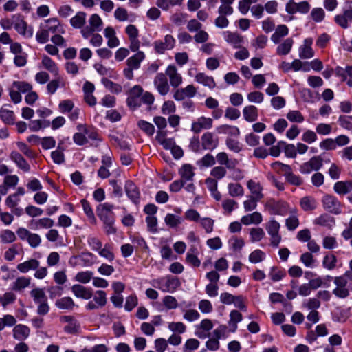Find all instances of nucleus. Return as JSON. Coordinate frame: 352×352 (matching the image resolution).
I'll list each match as a JSON object with an SVG mask.
<instances>
[{"label": "nucleus", "mask_w": 352, "mask_h": 352, "mask_svg": "<svg viewBox=\"0 0 352 352\" xmlns=\"http://www.w3.org/2000/svg\"><path fill=\"white\" fill-rule=\"evenodd\" d=\"M10 159L14 162L16 166L25 172H29L30 166L24 157L18 152L12 151L10 153Z\"/></svg>", "instance_id": "28"}, {"label": "nucleus", "mask_w": 352, "mask_h": 352, "mask_svg": "<svg viewBox=\"0 0 352 352\" xmlns=\"http://www.w3.org/2000/svg\"><path fill=\"white\" fill-rule=\"evenodd\" d=\"M179 174L184 182L191 181L195 176L194 168L190 164H184L179 170Z\"/></svg>", "instance_id": "36"}, {"label": "nucleus", "mask_w": 352, "mask_h": 352, "mask_svg": "<svg viewBox=\"0 0 352 352\" xmlns=\"http://www.w3.org/2000/svg\"><path fill=\"white\" fill-rule=\"evenodd\" d=\"M125 192L128 197L133 202L138 203L140 199V191L137 186L131 181H127L125 184Z\"/></svg>", "instance_id": "20"}, {"label": "nucleus", "mask_w": 352, "mask_h": 352, "mask_svg": "<svg viewBox=\"0 0 352 352\" xmlns=\"http://www.w3.org/2000/svg\"><path fill=\"white\" fill-rule=\"evenodd\" d=\"M7 105L0 109V118L7 124H13L14 122V113L12 111L6 108Z\"/></svg>", "instance_id": "40"}, {"label": "nucleus", "mask_w": 352, "mask_h": 352, "mask_svg": "<svg viewBox=\"0 0 352 352\" xmlns=\"http://www.w3.org/2000/svg\"><path fill=\"white\" fill-rule=\"evenodd\" d=\"M12 85L14 89H17L20 93H28L32 89V85L25 81H14Z\"/></svg>", "instance_id": "58"}, {"label": "nucleus", "mask_w": 352, "mask_h": 352, "mask_svg": "<svg viewBox=\"0 0 352 352\" xmlns=\"http://www.w3.org/2000/svg\"><path fill=\"white\" fill-rule=\"evenodd\" d=\"M217 131L220 133L228 134L231 136L237 137L240 134V130L237 126L223 124L217 128Z\"/></svg>", "instance_id": "49"}, {"label": "nucleus", "mask_w": 352, "mask_h": 352, "mask_svg": "<svg viewBox=\"0 0 352 352\" xmlns=\"http://www.w3.org/2000/svg\"><path fill=\"white\" fill-rule=\"evenodd\" d=\"M210 36L208 33L201 29L196 32V34L193 36V39L197 43H205L209 40Z\"/></svg>", "instance_id": "63"}, {"label": "nucleus", "mask_w": 352, "mask_h": 352, "mask_svg": "<svg viewBox=\"0 0 352 352\" xmlns=\"http://www.w3.org/2000/svg\"><path fill=\"white\" fill-rule=\"evenodd\" d=\"M40 265V262L36 258H30L23 263H19L16 269L23 274H26L30 270H35Z\"/></svg>", "instance_id": "24"}, {"label": "nucleus", "mask_w": 352, "mask_h": 352, "mask_svg": "<svg viewBox=\"0 0 352 352\" xmlns=\"http://www.w3.org/2000/svg\"><path fill=\"white\" fill-rule=\"evenodd\" d=\"M89 27L95 32H100L102 28L103 22L100 16L97 14H92L89 19Z\"/></svg>", "instance_id": "46"}, {"label": "nucleus", "mask_w": 352, "mask_h": 352, "mask_svg": "<svg viewBox=\"0 0 352 352\" xmlns=\"http://www.w3.org/2000/svg\"><path fill=\"white\" fill-rule=\"evenodd\" d=\"M54 221L50 218H42L36 221H32L31 226L34 230L41 228H50L54 226Z\"/></svg>", "instance_id": "41"}, {"label": "nucleus", "mask_w": 352, "mask_h": 352, "mask_svg": "<svg viewBox=\"0 0 352 352\" xmlns=\"http://www.w3.org/2000/svg\"><path fill=\"white\" fill-rule=\"evenodd\" d=\"M300 205L303 210L306 212H310L316 208L317 202L314 197L306 196L300 199Z\"/></svg>", "instance_id": "39"}, {"label": "nucleus", "mask_w": 352, "mask_h": 352, "mask_svg": "<svg viewBox=\"0 0 352 352\" xmlns=\"http://www.w3.org/2000/svg\"><path fill=\"white\" fill-rule=\"evenodd\" d=\"M197 94V89L193 85H188L184 88L177 89L174 94V98L180 101L186 98H192Z\"/></svg>", "instance_id": "17"}, {"label": "nucleus", "mask_w": 352, "mask_h": 352, "mask_svg": "<svg viewBox=\"0 0 352 352\" xmlns=\"http://www.w3.org/2000/svg\"><path fill=\"white\" fill-rule=\"evenodd\" d=\"M201 144L203 149L213 151L219 145V138L210 132H206L201 135Z\"/></svg>", "instance_id": "13"}, {"label": "nucleus", "mask_w": 352, "mask_h": 352, "mask_svg": "<svg viewBox=\"0 0 352 352\" xmlns=\"http://www.w3.org/2000/svg\"><path fill=\"white\" fill-rule=\"evenodd\" d=\"M200 342L195 338L188 339L183 346L184 352H190L199 348Z\"/></svg>", "instance_id": "62"}, {"label": "nucleus", "mask_w": 352, "mask_h": 352, "mask_svg": "<svg viewBox=\"0 0 352 352\" xmlns=\"http://www.w3.org/2000/svg\"><path fill=\"white\" fill-rule=\"evenodd\" d=\"M225 41L234 48H241L244 43V37L236 32L224 31L222 33Z\"/></svg>", "instance_id": "10"}, {"label": "nucleus", "mask_w": 352, "mask_h": 352, "mask_svg": "<svg viewBox=\"0 0 352 352\" xmlns=\"http://www.w3.org/2000/svg\"><path fill=\"white\" fill-rule=\"evenodd\" d=\"M164 74H166V77H168L170 83L173 87H178L182 83V76L178 72V70L175 65H168Z\"/></svg>", "instance_id": "14"}, {"label": "nucleus", "mask_w": 352, "mask_h": 352, "mask_svg": "<svg viewBox=\"0 0 352 352\" xmlns=\"http://www.w3.org/2000/svg\"><path fill=\"white\" fill-rule=\"evenodd\" d=\"M333 189L339 195H346L352 191V182L350 181L338 182L334 184Z\"/></svg>", "instance_id": "38"}, {"label": "nucleus", "mask_w": 352, "mask_h": 352, "mask_svg": "<svg viewBox=\"0 0 352 352\" xmlns=\"http://www.w3.org/2000/svg\"><path fill=\"white\" fill-rule=\"evenodd\" d=\"M228 191L230 197H241L244 195L243 187L239 183H229L228 184Z\"/></svg>", "instance_id": "43"}, {"label": "nucleus", "mask_w": 352, "mask_h": 352, "mask_svg": "<svg viewBox=\"0 0 352 352\" xmlns=\"http://www.w3.org/2000/svg\"><path fill=\"white\" fill-rule=\"evenodd\" d=\"M217 162L221 166H225L229 170L234 169L237 166L239 162L236 159H230L226 152L218 153L216 155Z\"/></svg>", "instance_id": "19"}, {"label": "nucleus", "mask_w": 352, "mask_h": 352, "mask_svg": "<svg viewBox=\"0 0 352 352\" xmlns=\"http://www.w3.org/2000/svg\"><path fill=\"white\" fill-rule=\"evenodd\" d=\"M337 258L332 253L326 254L322 260V266L329 270H332L336 267Z\"/></svg>", "instance_id": "50"}, {"label": "nucleus", "mask_w": 352, "mask_h": 352, "mask_svg": "<svg viewBox=\"0 0 352 352\" xmlns=\"http://www.w3.org/2000/svg\"><path fill=\"white\" fill-rule=\"evenodd\" d=\"M314 223L331 228L335 226V219L327 214H323L314 220Z\"/></svg>", "instance_id": "42"}, {"label": "nucleus", "mask_w": 352, "mask_h": 352, "mask_svg": "<svg viewBox=\"0 0 352 352\" xmlns=\"http://www.w3.org/2000/svg\"><path fill=\"white\" fill-rule=\"evenodd\" d=\"M334 283L336 287L333 290V294L338 298H346L349 296V292L346 287L347 280L343 277H336L334 279Z\"/></svg>", "instance_id": "15"}, {"label": "nucleus", "mask_w": 352, "mask_h": 352, "mask_svg": "<svg viewBox=\"0 0 352 352\" xmlns=\"http://www.w3.org/2000/svg\"><path fill=\"white\" fill-rule=\"evenodd\" d=\"M41 63L45 69L48 70L54 76H58L59 69L57 64L49 56L44 55L42 57Z\"/></svg>", "instance_id": "32"}, {"label": "nucleus", "mask_w": 352, "mask_h": 352, "mask_svg": "<svg viewBox=\"0 0 352 352\" xmlns=\"http://www.w3.org/2000/svg\"><path fill=\"white\" fill-rule=\"evenodd\" d=\"M294 40L292 38L285 39L280 43L276 48V53L279 56H285L288 54L293 46Z\"/></svg>", "instance_id": "35"}, {"label": "nucleus", "mask_w": 352, "mask_h": 352, "mask_svg": "<svg viewBox=\"0 0 352 352\" xmlns=\"http://www.w3.org/2000/svg\"><path fill=\"white\" fill-rule=\"evenodd\" d=\"M78 131H83L88 138L92 141L91 145L97 146L101 142V138L98 132L93 128L89 127L85 124H78L77 126Z\"/></svg>", "instance_id": "16"}, {"label": "nucleus", "mask_w": 352, "mask_h": 352, "mask_svg": "<svg viewBox=\"0 0 352 352\" xmlns=\"http://www.w3.org/2000/svg\"><path fill=\"white\" fill-rule=\"evenodd\" d=\"M285 276V272L278 267H272L269 277L274 282L280 280Z\"/></svg>", "instance_id": "56"}, {"label": "nucleus", "mask_w": 352, "mask_h": 352, "mask_svg": "<svg viewBox=\"0 0 352 352\" xmlns=\"http://www.w3.org/2000/svg\"><path fill=\"white\" fill-rule=\"evenodd\" d=\"M197 82L208 87L210 89L216 87V82L212 76H208L204 72H199L195 76Z\"/></svg>", "instance_id": "25"}, {"label": "nucleus", "mask_w": 352, "mask_h": 352, "mask_svg": "<svg viewBox=\"0 0 352 352\" xmlns=\"http://www.w3.org/2000/svg\"><path fill=\"white\" fill-rule=\"evenodd\" d=\"M16 323V319L10 314L4 315L0 318V331H2L6 327H12Z\"/></svg>", "instance_id": "55"}, {"label": "nucleus", "mask_w": 352, "mask_h": 352, "mask_svg": "<svg viewBox=\"0 0 352 352\" xmlns=\"http://www.w3.org/2000/svg\"><path fill=\"white\" fill-rule=\"evenodd\" d=\"M49 34H64L65 30L56 18H50L41 23Z\"/></svg>", "instance_id": "11"}, {"label": "nucleus", "mask_w": 352, "mask_h": 352, "mask_svg": "<svg viewBox=\"0 0 352 352\" xmlns=\"http://www.w3.org/2000/svg\"><path fill=\"white\" fill-rule=\"evenodd\" d=\"M166 131H157L156 135V140L160 144L163 146L165 149H171L175 145V142L173 138H166Z\"/></svg>", "instance_id": "33"}, {"label": "nucleus", "mask_w": 352, "mask_h": 352, "mask_svg": "<svg viewBox=\"0 0 352 352\" xmlns=\"http://www.w3.org/2000/svg\"><path fill=\"white\" fill-rule=\"evenodd\" d=\"M30 330L24 324H17L13 329V337L19 341L25 340L30 335Z\"/></svg>", "instance_id": "29"}, {"label": "nucleus", "mask_w": 352, "mask_h": 352, "mask_svg": "<svg viewBox=\"0 0 352 352\" xmlns=\"http://www.w3.org/2000/svg\"><path fill=\"white\" fill-rule=\"evenodd\" d=\"M313 39L307 38L304 40L303 44L299 47V56L301 58L309 59L314 56V51L311 47Z\"/></svg>", "instance_id": "18"}, {"label": "nucleus", "mask_w": 352, "mask_h": 352, "mask_svg": "<svg viewBox=\"0 0 352 352\" xmlns=\"http://www.w3.org/2000/svg\"><path fill=\"white\" fill-rule=\"evenodd\" d=\"M72 292L77 298L89 300L92 297V289L81 285H74L72 287Z\"/></svg>", "instance_id": "22"}, {"label": "nucleus", "mask_w": 352, "mask_h": 352, "mask_svg": "<svg viewBox=\"0 0 352 352\" xmlns=\"http://www.w3.org/2000/svg\"><path fill=\"white\" fill-rule=\"evenodd\" d=\"M165 223L170 228H176L182 222V218L173 214L168 213L164 218Z\"/></svg>", "instance_id": "52"}, {"label": "nucleus", "mask_w": 352, "mask_h": 352, "mask_svg": "<svg viewBox=\"0 0 352 352\" xmlns=\"http://www.w3.org/2000/svg\"><path fill=\"white\" fill-rule=\"evenodd\" d=\"M135 52L134 55L126 60V65L136 70L140 67L141 63L145 59L146 56L144 52L139 50Z\"/></svg>", "instance_id": "23"}, {"label": "nucleus", "mask_w": 352, "mask_h": 352, "mask_svg": "<svg viewBox=\"0 0 352 352\" xmlns=\"http://www.w3.org/2000/svg\"><path fill=\"white\" fill-rule=\"evenodd\" d=\"M322 201L323 207L327 211L335 214L341 213L342 205L336 197L329 195H324Z\"/></svg>", "instance_id": "7"}, {"label": "nucleus", "mask_w": 352, "mask_h": 352, "mask_svg": "<svg viewBox=\"0 0 352 352\" xmlns=\"http://www.w3.org/2000/svg\"><path fill=\"white\" fill-rule=\"evenodd\" d=\"M215 158L210 153L205 155L197 162V165L200 167H210L215 164Z\"/></svg>", "instance_id": "59"}, {"label": "nucleus", "mask_w": 352, "mask_h": 352, "mask_svg": "<svg viewBox=\"0 0 352 352\" xmlns=\"http://www.w3.org/2000/svg\"><path fill=\"white\" fill-rule=\"evenodd\" d=\"M55 305L58 309L69 310L72 309L75 306L74 300L70 297L61 298L56 301Z\"/></svg>", "instance_id": "47"}, {"label": "nucleus", "mask_w": 352, "mask_h": 352, "mask_svg": "<svg viewBox=\"0 0 352 352\" xmlns=\"http://www.w3.org/2000/svg\"><path fill=\"white\" fill-rule=\"evenodd\" d=\"M113 208V205L109 203H104L98 206L97 214L102 223L115 220Z\"/></svg>", "instance_id": "8"}, {"label": "nucleus", "mask_w": 352, "mask_h": 352, "mask_svg": "<svg viewBox=\"0 0 352 352\" xmlns=\"http://www.w3.org/2000/svg\"><path fill=\"white\" fill-rule=\"evenodd\" d=\"M154 87L162 96L166 95L170 91V86L167 77L164 73H158L153 80Z\"/></svg>", "instance_id": "9"}, {"label": "nucleus", "mask_w": 352, "mask_h": 352, "mask_svg": "<svg viewBox=\"0 0 352 352\" xmlns=\"http://www.w3.org/2000/svg\"><path fill=\"white\" fill-rule=\"evenodd\" d=\"M14 27L16 31L21 35L31 38L33 36V28L28 25L23 16L20 14H13Z\"/></svg>", "instance_id": "3"}, {"label": "nucleus", "mask_w": 352, "mask_h": 352, "mask_svg": "<svg viewBox=\"0 0 352 352\" xmlns=\"http://www.w3.org/2000/svg\"><path fill=\"white\" fill-rule=\"evenodd\" d=\"M205 184L207 188L210 192L211 196L216 200L220 201L221 199V194L218 191V182L217 180L212 177H208L205 180Z\"/></svg>", "instance_id": "26"}, {"label": "nucleus", "mask_w": 352, "mask_h": 352, "mask_svg": "<svg viewBox=\"0 0 352 352\" xmlns=\"http://www.w3.org/2000/svg\"><path fill=\"white\" fill-rule=\"evenodd\" d=\"M212 125V118L201 116L192 123L191 131L195 133H199L202 130L210 129Z\"/></svg>", "instance_id": "12"}, {"label": "nucleus", "mask_w": 352, "mask_h": 352, "mask_svg": "<svg viewBox=\"0 0 352 352\" xmlns=\"http://www.w3.org/2000/svg\"><path fill=\"white\" fill-rule=\"evenodd\" d=\"M226 168H227L222 166H214L210 170V175L212 178L220 180L226 177L227 174Z\"/></svg>", "instance_id": "54"}, {"label": "nucleus", "mask_w": 352, "mask_h": 352, "mask_svg": "<svg viewBox=\"0 0 352 352\" xmlns=\"http://www.w3.org/2000/svg\"><path fill=\"white\" fill-rule=\"evenodd\" d=\"M125 32L128 36L129 41V49L132 52H136L140 49V41L139 37V30L134 25H128L125 28Z\"/></svg>", "instance_id": "6"}, {"label": "nucleus", "mask_w": 352, "mask_h": 352, "mask_svg": "<svg viewBox=\"0 0 352 352\" xmlns=\"http://www.w3.org/2000/svg\"><path fill=\"white\" fill-rule=\"evenodd\" d=\"M289 33V29L285 25H279L275 29L274 33L271 36V41L277 44L282 37L286 36Z\"/></svg>", "instance_id": "37"}, {"label": "nucleus", "mask_w": 352, "mask_h": 352, "mask_svg": "<svg viewBox=\"0 0 352 352\" xmlns=\"http://www.w3.org/2000/svg\"><path fill=\"white\" fill-rule=\"evenodd\" d=\"M0 238L3 243H11L16 241L15 234L10 230H4L0 233Z\"/></svg>", "instance_id": "60"}, {"label": "nucleus", "mask_w": 352, "mask_h": 352, "mask_svg": "<svg viewBox=\"0 0 352 352\" xmlns=\"http://www.w3.org/2000/svg\"><path fill=\"white\" fill-rule=\"evenodd\" d=\"M265 232L261 228H253L250 229V241L253 243L260 241L265 236Z\"/></svg>", "instance_id": "53"}, {"label": "nucleus", "mask_w": 352, "mask_h": 352, "mask_svg": "<svg viewBox=\"0 0 352 352\" xmlns=\"http://www.w3.org/2000/svg\"><path fill=\"white\" fill-rule=\"evenodd\" d=\"M81 205L90 223L95 225L96 223V219L89 203L87 200L82 199L81 200Z\"/></svg>", "instance_id": "51"}, {"label": "nucleus", "mask_w": 352, "mask_h": 352, "mask_svg": "<svg viewBox=\"0 0 352 352\" xmlns=\"http://www.w3.org/2000/svg\"><path fill=\"white\" fill-rule=\"evenodd\" d=\"M247 187L252 194L251 197H255L256 199H261L263 197V187L259 182L250 179L247 182Z\"/></svg>", "instance_id": "27"}, {"label": "nucleus", "mask_w": 352, "mask_h": 352, "mask_svg": "<svg viewBox=\"0 0 352 352\" xmlns=\"http://www.w3.org/2000/svg\"><path fill=\"white\" fill-rule=\"evenodd\" d=\"M138 126L144 131L148 135L151 136L155 133L154 126L146 121L140 120L138 123Z\"/></svg>", "instance_id": "64"}, {"label": "nucleus", "mask_w": 352, "mask_h": 352, "mask_svg": "<svg viewBox=\"0 0 352 352\" xmlns=\"http://www.w3.org/2000/svg\"><path fill=\"white\" fill-rule=\"evenodd\" d=\"M263 217L260 212H254L252 214H249L242 217L241 221L245 226H249L250 224H259L262 222Z\"/></svg>", "instance_id": "31"}, {"label": "nucleus", "mask_w": 352, "mask_h": 352, "mask_svg": "<svg viewBox=\"0 0 352 352\" xmlns=\"http://www.w3.org/2000/svg\"><path fill=\"white\" fill-rule=\"evenodd\" d=\"M272 168L278 174H282L285 177L289 175L292 168L289 165L285 164L280 162H275L271 164Z\"/></svg>", "instance_id": "44"}, {"label": "nucleus", "mask_w": 352, "mask_h": 352, "mask_svg": "<svg viewBox=\"0 0 352 352\" xmlns=\"http://www.w3.org/2000/svg\"><path fill=\"white\" fill-rule=\"evenodd\" d=\"M86 21V14L84 12H78L70 19V23L74 28H81Z\"/></svg>", "instance_id": "45"}, {"label": "nucleus", "mask_w": 352, "mask_h": 352, "mask_svg": "<svg viewBox=\"0 0 352 352\" xmlns=\"http://www.w3.org/2000/svg\"><path fill=\"white\" fill-rule=\"evenodd\" d=\"M176 41L170 34H166L164 40H156L153 43L155 52L157 54H162L167 50H171L175 45Z\"/></svg>", "instance_id": "5"}, {"label": "nucleus", "mask_w": 352, "mask_h": 352, "mask_svg": "<svg viewBox=\"0 0 352 352\" xmlns=\"http://www.w3.org/2000/svg\"><path fill=\"white\" fill-rule=\"evenodd\" d=\"M30 294L34 302L37 305V314L41 316H45L48 314L50 311V306L44 289L39 287L34 288L30 291Z\"/></svg>", "instance_id": "2"}, {"label": "nucleus", "mask_w": 352, "mask_h": 352, "mask_svg": "<svg viewBox=\"0 0 352 352\" xmlns=\"http://www.w3.org/2000/svg\"><path fill=\"white\" fill-rule=\"evenodd\" d=\"M31 283V278L26 276L18 277L12 285V289L16 292H22L28 287Z\"/></svg>", "instance_id": "30"}, {"label": "nucleus", "mask_w": 352, "mask_h": 352, "mask_svg": "<svg viewBox=\"0 0 352 352\" xmlns=\"http://www.w3.org/2000/svg\"><path fill=\"white\" fill-rule=\"evenodd\" d=\"M243 116L247 122H254L258 118V109L254 105L246 106L243 108Z\"/></svg>", "instance_id": "34"}, {"label": "nucleus", "mask_w": 352, "mask_h": 352, "mask_svg": "<svg viewBox=\"0 0 352 352\" xmlns=\"http://www.w3.org/2000/svg\"><path fill=\"white\" fill-rule=\"evenodd\" d=\"M322 165V158L320 156H314L309 161L302 163L300 166L299 170L302 174L307 175L319 170Z\"/></svg>", "instance_id": "4"}, {"label": "nucleus", "mask_w": 352, "mask_h": 352, "mask_svg": "<svg viewBox=\"0 0 352 352\" xmlns=\"http://www.w3.org/2000/svg\"><path fill=\"white\" fill-rule=\"evenodd\" d=\"M151 284L163 292L173 293L180 286L181 283L178 278L168 275L152 280Z\"/></svg>", "instance_id": "1"}, {"label": "nucleus", "mask_w": 352, "mask_h": 352, "mask_svg": "<svg viewBox=\"0 0 352 352\" xmlns=\"http://www.w3.org/2000/svg\"><path fill=\"white\" fill-rule=\"evenodd\" d=\"M213 338L219 341L221 338H226L228 336V327L226 324H220L212 332Z\"/></svg>", "instance_id": "57"}, {"label": "nucleus", "mask_w": 352, "mask_h": 352, "mask_svg": "<svg viewBox=\"0 0 352 352\" xmlns=\"http://www.w3.org/2000/svg\"><path fill=\"white\" fill-rule=\"evenodd\" d=\"M98 252L100 256L103 257L109 262H112L115 258L113 248L109 244H105L104 248L102 247Z\"/></svg>", "instance_id": "48"}, {"label": "nucleus", "mask_w": 352, "mask_h": 352, "mask_svg": "<svg viewBox=\"0 0 352 352\" xmlns=\"http://www.w3.org/2000/svg\"><path fill=\"white\" fill-rule=\"evenodd\" d=\"M265 258V254L261 250H256L249 255V261L252 263H257L263 261Z\"/></svg>", "instance_id": "61"}, {"label": "nucleus", "mask_w": 352, "mask_h": 352, "mask_svg": "<svg viewBox=\"0 0 352 352\" xmlns=\"http://www.w3.org/2000/svg\"><path fill=\"white\" fill-rule=\"evenodd\" d=\"M335 21L340 27L347 28L349 23L352 22V7L345 10L343 14L336 15Z\"/></svg>", "instance_id": "21"}]
</instances>
